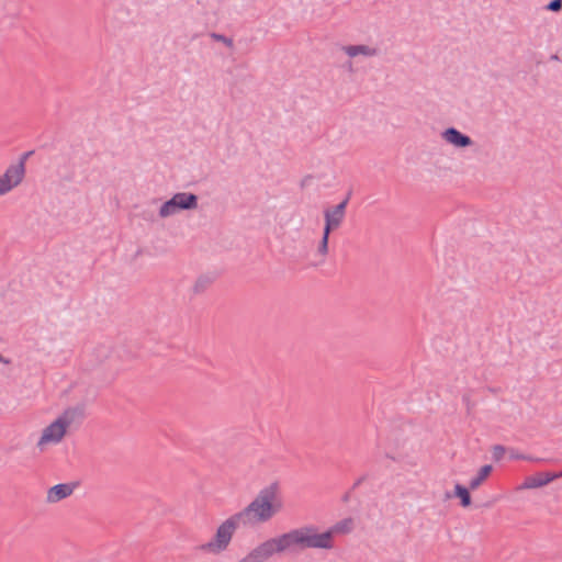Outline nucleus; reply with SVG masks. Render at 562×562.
<instances>
[{"mask_svg": "<svg viewBox=\"0 0 562 562\" xmlns=\"http://www.w3.org/2000/svg\"><path fill=\"white\" fill-rule=\"evenodd\" d=\"M0 362H2V363H4V364H9V363H10V360L4 359V358L2 357V355L0 353Z\"/></svg>", "mask_w": 562, "mask_h": 562, "instance_id": "obj_19", "label": "nucleus"}, {"mask_svg": "<svg viewBox=\"0 0 562 562\" xmlns=\"http://www.w3.org/2000/svg\"><path fill=\"white\" fill-rule=\"evenodd\" d=\"M454 495L460 498L462 507H469L471 505V496L469 490L461 484H456Z\"/></svg>", "mask_w": 562, "mask_h": 562, "instance_id": "obj_15", "label": "nucleus"}, {"mask_svg": "<svg viewBox=\"0 0 562 562\" xmlns=\"http://www.w3.org/2000/svg\"><path fill=\"white\" fill-rule=\"evenodd\" d=\"M212 36H213L214 38H216V40H222V41H224L227 45H231V44H232V41H231V40H226V38H224L222 35L213 34Z\"/></svg>", "mask_w": 562, "mask_h": 562, "instance_id": "obj_18", "label": "nucleus"}, {"mask_svg": "<svg viewBox=\"0 0 562 562\" xmlns=\"http://www.w3.org/2000/svg\"><path fill=\"white\" fill-rule=\"evenodd\" d=\"M342 50L351 58L357 56L371 57L378 54L376 48L369 45H349L344 46Z\"/></svg>", "mask_w": 562, "mask_h": 562, "instance_id": "obj_11", "label": "nucleus"}, {"mask_svg": "<svg viewBox=\"0 0 562 562\" xmlns=\"http://www.w3.org/2000/svg\"><path fill=\"white\" fill-rule=\"evenodd\" d=\"M442 138L454 147H468L472 145V139L460 133L458 130L450 127L442 133Z\"/></svg>", "mask_w": 562, "mask_h": 562, "instance_id": "obj_10", "label": "nucleus"}, {"mask_svg": "<svg viewBox=\"0 0 562 562\" xmlns=\"http://www.w3.org/2000/svg\"><path fill=\"white\" fill-rule=\"evenodd\" d=\"M493 467L490 464L483 465L477 474L470 481L469 488L472 491L477 490L491 475Z\"/></svg>", "mask_w": 562, "mask_h": 562, "instance_id": "obj_13", "label": "nucleus"}, {"mask_svg": "<svg viewBox=\"0 0 562 562\" xmlns=\"http://www.w3.org/2000/svg\"><path fill=\"white\" fill-rule=\"evenodd\" d=\"M561 474L555 473H549V472H539L533 475H530L525 479L524 483L521 484L520 488L522 490H529V488H537L544 486L552 482L553 480L560 477Z\"/></svg>", "mask_w": 562, "mask_h": 562, "instance_id": "obj_9", "label": "nucleus"}, {"mask_svg": "<svg viewBox=\"0 0 562 562\" xmlns=\"http://www.w3.org/2000/svg\"><path fill=\"white\" fill-rule=\"evenodd\" d=\"M31 153H25L19 162L10 165L0 176V195H4L16 188L25 177V161Z\"/></svg>", "mask_w": 562, "mask_h": 562, "instance_id": "obj_7", "label": "nucleus"}, {"mask_svg": "<svg viewBox=\"0 0 562 562\" xmlns=\"http://www.w3.org/2000/svg\"><path fill=\"white\" fill-rule=\"evenodd\" d=\"M355 528V520L350 517L345 518L333 525L327 532H330V538L334 540L336 535H348Z\"/></svg>", "mask_w": 562, "mask_h": 562, "instance_id": "obj_12", "label": "nucleus"}, {"mask_svg": "<svg viewBox=\"0 0 562 562\" xmlns=\"http://www.w3.org/2000/svg\"><path fill=\"white\" fill-rule=\"evenodd\" d=\"M76 486V483H61L49 487L46 492V502L48 504H56L68 498L74 494Z\"/></svg>", "mask_w": 562, "mask_h": 562, "instance_id": "obj_8", "label": "nucleus"}, {"mask_svg": "<svg viewBox=\"0 0 562 562\" xmlns=\"http://www.w3.org/2000/svg\"><path fill=\"white\" fill-rule=\"evenodd\" d=\"M78 415V411L75 408L65 409L52 423L44 427L36 442L38 450L45 451L48 447L59 445L68 435Z\"/></svg>", "mask_w": 562, "mask_h": 562, "instance_id": "obj_3", "label": "nucleus"}, {"mask_svg": "<svg viewBox=\"0 0 562 562\" xmlns=\"http://www.w3.org/2000/svg\"><path fill=\"white\" fill-rule=\"evenodd\" d=\"M562 8V0H552L548 5L547 9L550 11H560Z\"/></svg>", "mask_w": 562, "mask_h": 562, "instance_id": "obj_16", "label": "nucleus"}, {"mask_svg": "<svg viewBox=\"0 0 562 562\" xmlns=\"http://www.w3.org/2000/svg\"><path fill=\"white\" fill-rule=\"evenodd\" d=\"M213 277L209 274H202L195 280L192 290L195 294H200L204 292L213 283Z\"/></svg>", "mask_w": 562, "mask_h": 562, "instance_id": "obj_14", "label": "nucleus"}, {"mask_svg": "<svg viewBox=\"0 0 562 562\" xmlns=\"http://www.w3.org/2000/svg\"><path fill=\"white\" fill-rule=\"evenodd\" d=\"M284 549L280 535L268 538L251 548L237 562H268L272 557L283 554Z\"/></svg>", "mask_w": 562, "mask_h": 562, "instance_id": "obj_5", "label": "nucleus"}, {"mask_svg": "<svg viewBox=\"0 0 562 562\" xmlns=\"http://www.w3.org/2000/svg\"><path fill=\"white\" fill-rule=\"evenodd\" d=\"M283 508L281 491L278 483L262 488L256 497L241 510L231 515L216 528L211 540L200 546V550L209 554H221L228 549L240 527H254L272 519Z\"/></svg>", "mask_w": 562, "mask_h": 562, "instance_id": "obj_1", "label": "nucleus"}, {"mask_svg": "<svg viewBox=\"0 0 562 562\" xmlns=\"http://www.w3.org/2000/svg\"><path fill=\"white\" fill-rule=\"evenodd\" d=\"M347 204L348 199H345L339 204L333 207H328L324 211L325 226L322 239L317 246V254L322 257V259L328 255V240L330 233L339 228L345 220Z\"/></svg>", "mask_w": 562, "mask_h": 562, "instance_id": "obj_4", "label": "nucleus"}, {"mask_svg": "<svg viewBox=\"0 0 562 562\" xmlns=\"http://www.w3.org/2000/svg\"><path fill=\"white\" fill-rule=\"evenodd\" d=\"M198 207V196L193 193L179 192L170 200L166 201L159 209V216L166 218L183 210H194Z\"/></svg>", "mask_w": 562, "mask_h": 562, "instance_id": "obj_6", "label": "nucleus"}, {"mask_svg": "<svg viewBox=\"0 0 562 562\" xmlns=\"http://www.w3.org/2000/svg\"><path fill=\"white\" fill-rule=\"evenodd\" d=\"M284 552L304 549H325L330 550L334 548V540L330 538V532H317L313 526H305L292 529L288 532L280 535Z\"/></svg>", "mask_w": 562, "mask_h": 562, "instance_id": "obj_2", "label": "nucleus"}, {"mask_svg": "<svg viewBox=\"0 0 562 562\" xmlns=\"http://www.w3.org/2000/svg\"><path fill=\"white\" fill-rule=\"evenodd\" d=\"M505 453V449L502 446H495L493 449V456L496 460H499Z\"/></svg>", "mask_w": 562, "mask_h": 562, "instance_id": "obj_17", "label": "nucleus"}]
</instances>
